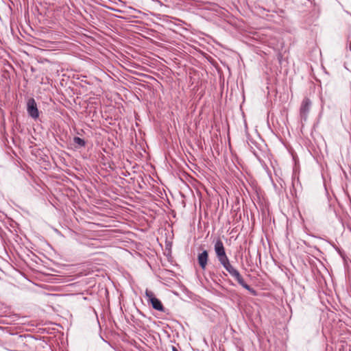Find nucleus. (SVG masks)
<instances>
[{
	"label": "nucleus",
	"instance_id": "f257e3e1",
	"mask_svg": "<svg viewBox=\"0 0 351 351\" xmlns=\"http://www.w3.org/2000/svg\"><path fill=\"white\" fill-rule=\"evenodd\" d=\"M214 250L219 262L225 268V269L237 280L241 286L249 291L252 295H256V291L244 281L239 271L230 264L229 258L226 253L223 243L220 239L216 240L214 245Z\"/></svg>",
	"mask_w": 351,
	"mask_h": 351
},
{
	"label": "nucleus",
	"instance_id": "f03ea898",
	"mask_svg": "<svg viewBox=\"0 0 351 351\" xmlns=\"http://www.w3.org/2000/svg\"><path fill=\"white\" fill-rule=\"evenodd\" d=\"M145 297L147 300V302L152 304L153 308L161 312L165 311V308L162 302L160 300L155 297V295L152 291L147 289L145 291Z\"/></svg>",
	"mask_w": 351,
	"mask_h": 351
},
{
	"label": "nucleus",
	"instance_id": "7ed1b4c3",
	"mask_svg": "<svg viewBox=\"0 0 351 351\" xmlns=\"http://www.w3.org/2000/svg\"><path fill=\"white\" fill-rule=\"evenodd\" d=\"M311 105L312 102L309 98L305 97L302 100L300 108V113L302 120L306 121L307 119Z\"/></svg>",
	"mask_w": 351,
	"mask_h": 351
},
{
	"label": "nucleus",
	"instance_id": "20e7f679",
	"mask_svg": "<svg viewBox=\"0 0 351 351\" xmlns=\"http://www.w3.org/2000/svg\"><path fill=\"white\" fill-rule=\"evenodd\" d=\"M27 111L32 119H36L39 117V112L37 107V104L34 98H30L27 102Z\"/></svg>",
	"mask_w": 351,
	"mask_h": 351
},
{
	"label": "nucleus",
	"instance_id": "39448f33",
	"mask_svg": "<svg viewBox=\"0 0 351 351\" xmlns=\"http://www.w3.org/2000/svg\"><path fill=\"white\" fill-rule=\"evenodd\" d=\"M208 261V253L207 250H204L202 252L197 255V261L199 267L202 269L204 270L206 268V265Z\"/></svg>",
	"mask_w": 351,
	"mask_h": 351
},
{
	"label": "nucleus",
	"instance_id": "423d86ee",
	"mask_svg": "<svg viewBox=\"0 0 351 351\" xmlns=\"http://www.w3.org/2000/svg\"><path fill=\"white\" fill-rule=\"evenodd\" d=\"M73 142L80 147H84L86 145L84 140L77 136L73 138Z\"/></svg>",
	"mask_w": 351,
	"mask_h": 351
},
{
	"label": "nucleus",
	"instance_id": "0eeeda50",
	"mask_svg": "<svg viewBox=\"0 0 351 351\" xmlns=\"http://www.w3.org/2000/svg\"><path fill=\"white\" fill-rule=\"evenodd\" d=\"M172 350L173 351H178V349L174 346L172 347Z\"/></svg>",
	"mask_w": 351,
	"mask_h": 351
}]
</instances>
